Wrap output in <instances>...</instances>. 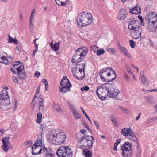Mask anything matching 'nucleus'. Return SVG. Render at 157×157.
Segmentation results:
<instances>
[{
	"instance_id": "obj_39",
	"label": "nucleus",
	"mask_w": 157,
	"mask_h": 157,
	"mask_svg": "<svg viewBox=\"0 0 157 157\" xmlns=\"http://www.w3.org/2000/svg\"><path fill=\"white\" fill-rule=\"evenodd\" d=\"M73 114L74 115L75 118L77 120H78L79 119L81 118V115L80 114L78 113L76 111L75 112L73 113Z\"/></svg>"
},
{
	"instance_id": "obj_27",
	"label": "nucleus",
	"mask_w": 157,
	"mask_h": 157,
	"mask_svg": "<svg viewBox=\"0 0 157 157\" xmlns=\"http://www.w3.org/2000/svg\"><path fill=\"white\" fill-rule=\"evenodd\" d=\"M85 65L84 63H81L77 65L76 67V71H84Z\"/></svg>"
},
{
	"instance_id": "obj_22",
	"label": "nucleus",
	"mask_w": 157,
	"mask_h": 157,
	"mask_svg": "<svg viewBox=\"0 0 157 157\" xmlns=\"http://www.w3.org/2000/svg\"><path fill=\"white\" fill-rule=\"evenodd\" d=\"M9 99L8 92L6 90H4L2 91L0 95V99Z\"/></svg>"
},
{
	"instance_id": "obj_59",
	"label": "nucleus",
	"mask_w": 157,
	"mask_h": 157,
	"mask_svg": "<svg viewBox=\"0 0 157 157\" xmlns=\"http://www.w3.org/2000/svg\"><path fill=\"white\" fill-rule=\"evenodd\" d=\"M13 80L14 81V82L16 83H18V81L17 78L16 77H13Z\"/></svg>"
},
{
	"instance_id": "obj_26",
	"label": "nucleus",
	"mask_w": 157,
	"mask_h": 157,
	"mask_svg": "<svg viewBox=\"0 0 157 157\" xmlns=\"http://www.w3.org/2000/svg\"><path fill=\"white\" fill-rule=\"evenodd\" d=\"M122 151V155L124 157H130L132 155L131 151H127V150L124 149Z\"/></svg>"
},
{
	"instance_id": "obj_34",
	"label": "nucleus",
	"mask_w": 157,
	"mask_h": 157,
	"mask_svg": "<svg viewBox=\"0 0 157 157\" xmlns=\"http://www.w3.org/2000/svg\"><path fill=\"white\" fill-rule=\"evenodd\" d=\"M39 109L40 111H43L44 109V102H38Z\"/></svg>"
},
{
	"instance_id": "obj_19",
	"label": "nucleus",
	"mask_w": 157,
	"mask_h": 157,
	"mask_svg": "<svg viewBox=\"0 0 157 157\" xmlns=\"http://www.w3.org/2000/svg\"><path fill=\"white\" fill-rule=\"evenodd\" d=\"M132 148V144L128 141L126 142L121 147L122 150H126L127 151H131Z\"/></svg>"
},
{
	"instance_id": "obj_40",
	"label": "nucleus",
	"mask_w": 157,
	"mask_h": 157,
	"mask_svg": "<svg viewBox=\"0 0 157 157\" xmlns=\"http://www.w3.org/2000/svg\"><path fill=\"white\" fill-rule=\"evenodd\" d=\"M120 142V140L117 139L116 140V142L114 144V146L113 147V149L115 151H117V146L119 144Z\"/></svg>"
},
{
	"instance_id": "obj_36",
	"label": "nucleus",
	"mask_w": 157,
	"mask_h": 157,
	"mask_svg": "<svg viewBox=\"0 0 157 157\" xmlns=\"http://www.w3.org/2000/svg\"><path fill=\"white\" fill-rule=\"evenodd\" d=\"M3 144H10L9 141V137L4 138L2 140Z\"/></svg>"
},
{
	"instance_id": "obj_4",
	"label": "nucleus",
	"mask_w": 157,
	"mask_h": 157,
	"mask_svg": "<svg viewBox=\"0 0 157 157\" xmlns=\"http://www.w3.org/2000/svg\"><path fill=\"white\" fill-rule=\"evenodd\" d=\"M88 49L86 48H83L77 50L72 57L71 62L75 63L80 62L83 59L88 52Z\"/></svg>"
},
{
	"instance_id": "obj_42",
	"label": "nucleus",
	"mask_w": 157,
	"mask_h": 157,
	"mask_svg": "<svg viewBox=\"0 0 157 157\" xmlns=\"http://www.w3.org/2000/svg\"><path fill=\"white\" fill-rule=\"evenodd\" d=\"M80 109H81V110H82V112L83 114L85 115V117L88 118L89 121H90V123H91V121L90 119L86 113L85 112V111H84L82 107H80Z\"/></svg>"
},
{
	"instance_id": "obj_23",
	"label": "nucleus",
	"mask_w": 157,
	"mask_h": 157,
	"mask_svg": "<svg viewBox=\"0 0 157 157\" xmlns=\"http://www.w3.org/2000/svg\"><path fill=\"white\" fill-rule=\"evenodd\" d=\"M119 48L122 51V52L129 58L131 57L130 54L128 53L127 50L123 46H121L120 44H118Z\"/></svg>"
},
{
	"instance_id": "obj_48",
	"label": "nucleus",
	"mask_w": 157,
	"mask_h": 157,
	"mask_svg": "<svg viewBox=\"0 0 157 157\" xmlns=\"http://www.w3.org/2000/svg\"><path fill=\"white\" fill-rule=\"evenodd\" d=\"M29 28L30 31L32 32L33 29V25L32 23V20H29Z\"/></svg>"
},
{
	"instance_id": "obj_45",
	"label": "nucleus",
	"mask_w": 157,
	"mask_h": 157,
	"mask_svg": "<svg viewBox=\"0 0 157 157\" xmlns=\"http://www.w3.org/2000/svg\"><path fill=\"white\" fill-rule=\"evenodd\" d=\"M34 99L35 98H34L33 99V101L31 103V107L33 111L34 110L35 107L37 106L36 103L34 102Z\"/></svg>"
},
{
	"instance_id": "obj_33",
	"label": "nucleus",
	"mask_w": 157,
	"mask_h": 157,
	"mask_svg": "<svg viewBox=\"0 0 157 157\" xmlns=\"http://www.w3.org/2000/svg\"><path fill=\"white\" fill-rule=\"evenodd\" d=\"M3 145L2 146V149L5 152H7L8 150L10 144H3Z\"/></svg>"
},
{
	"instance_id": "obj_6",
	"label": "nucleus",
	"mask_w": 157,
	"mask_h": 157,
	"mask_svg": "<svg viewBox=\"0 0 157 157\" xmlns=\"http://www.w3.org/2000/svg\"><path fill=\"white\" fill-rule=\"evenodd\" d=\"M59 157H71L73 151L69 147H61L57 150L56 152Z\"/></svg>"
},
{
	"instance_id": "obj_20",
	"label": "nucleus",
	"mask_w": 157,
	"mask_h": 157,
	"mask_svg": "<svg viewBox=\"0 0 157 157\" xmlns=\"http://www.w3.org/2000/svg\"><path fill=\"white\" fill-rule=\"evenodd\" d=\"M140 80L144 84L147 85L148 84V80L146 77L144 75V73L143 71H141L140 72Z\"/></svg>"
},
{
	"instance_id": "obj_38",
	"label": "nucleus",
	"mask_w": 157,
	"mask_h": 157,
	"mask_svg": "<svg viewBox=\"0 0 157 157\" xmlns=\"http://www.w3.org/2000/svg\"><path fill=\"white\" fill-rule=\"evenodd\" d=\"M118 19L121 20H124L125 18V14L119 13L117 16Z\"/></svg>"
},
{
	"instance_id": "obj_50",
	"label": "nucleus",
	"mask_w": 157,
	"mask_h": 157,
	"mask_svg": "<svg viewBox=\"0 0 157 157\" xmlns=\"http://www.w3.org/2000/svg\"><path fill=\"white\" fill-rule=\"evenodd\" d=\"M107 51L109 52H115L116 51L115 48H108L107 49Z\"/></svg>"
},
{
	"instance_id": "obj_8",
	"label": "nucleus",
	"mask_w": 157,
	"mask_h": 157,
	"mask_svg": "<svg viewBox=\"0 0 157 157\" xmlns=\"http://www.w3.org/2000/svg\"><path fill=\"white\" fill-rule=\"evenodd\" d=\"M44 145V139L41 135L38 137L37 140L35 141V144L32 147L33 154L35 155L40 154L41 147Z\"/></svg>"
},
{
	"instance_id": "obj_11",
	"label": "nucleus",
	"mask_w": 157,
	"mask_h": 157,
	"mask_svg": "<svg viewBox=\"0 0 157 157\" xmlns=\"http://www.w3.org/2000/svg\"><path fill=\"white\" fill-rule=\"evenodd\" d=\"M107 70L112 71L114 75V77L113 78H110V80L109 81H112L115 78L116 75L115 72L114 70H113L110 67L102 69L99 73L100 76L102 79L104 80L105 81H107L105 80V79L106 78L105 77L106 76V75L107 76H109L111 75L110 73L109 72H108L106 74L105 73L107 72Z\"/></svg>"
},
{
	"instance_id": "obj_31",
	"label": "nucleus",
	"mask_w": 157,
	"mask_h": 157,
	"mask_svg": "<svg viewBox=\"0 0 157 157\" xmlns=\"http://www.w3.org/2000/svg\"><path fill=\"white\" fill-rule=\"evenodd\" d=\"M111 120L112 121L113 124L115 126L117 127L119 123L117 121V119L114 117L113 116L111 117Z\"/></svg>"
},
{
	"instance_id": "obj_21",
	"label": "nucleus",
	"mask_w": 157,
	"mask_h": 157,
	"mask_svg": "<svg viewBox=\"0 0 157 157\" xmlns=\"http://www.w3.org/2000/svg\"><path fill=\"white\" fill-rule=\"evenodd\" d=\"M141 9L139 6H136L130 10V13L133 14H138L141 13Z\"/></svg>"
},
{
	"instance_id": "obj_62",
	"label": "nucleus",
	"mask_w": 157,
	"mask_h": 157,
	"mask_svg": "<svg viewBox=\"0 0 157 157\" xmlns=\"http://www.w3.org/2000/svg\"><path fill=\"white\" fill-rule=\"evenodd\" d=\"M42 82H43L46 84V85H48V83L47 80L45 78H44L42 79Z\"/></svg>"
},
{
	"instance_id": "obj_5",
	"label": "nucleus",
	"mask_w": 157,
	"mask_h": 157,
	"mask_svg": "<svg viewBox=\"0 0 157 157\" xmlns=\"http://www.w3.org/2000/svg\"><path fill=\"white\" fill-rule=\"evenodd\" d=\"M148 20V28L151 31H154L157 27V15L155 13L150 12L146 15Z\"/></svg>"
},
{
	"instance_id": "obj_16",
	"label": "nucleus",
	"mask_w": 157,
	"mask_h": 157,
	"mask_svg": "<svg viewBox=\"0 0 157 157\" xmlns=\"http://www.w3.org/2000/svg\"><path fill=\"white\" fill-rule=\"evenodd\" d=\"M13 58L11 56L5 57L0 54V63L6 65H8L13 61Z\"/></svg>"
},
{
	"instance_id": "obj_41",
	"label": "nucleus",
	"mask_w": 157,
	"mask_h": 157,
	"mask_svg": "<svg viewBox=\"0 0 157 157\" xmlns=\"http://www.w3.org/2000/svg\"><path fill=\"white\" fill-rule=\"evenodd\" d=\"M53 108L55 109H56L57 111H60L61 109L59 106L57 104H54L53 105Z\"/></svg>"
},
{
	"instance_id": "obj_28",
	"label": "nucleus",
	"mask_w": 157,
	"mask_h": 157,
	"mask_svg": "<svg viewBox=\"0 0 157 157\" xmlns=\"http://www.w3.org/2000/svg\"><path fill=\"white\" fill-rule=\"evenodd\" d=\"M7 39L9 43H13L17 44H18L17 40L16 38H13L10 35H9Z\"/></svg>"
},
{
	"instance_id": "obj_55",
	"label": "nucleus",
	"mask_w": 157,
	"mask_h": 157,
	"mask_svg": "<svg viewBox=\"0 0 157 157\" xmlns=\"http://www.w3.org/2000/svg\"><path fill=\"white\" fill-rule=\"evenodd\" d=\"M137 155L138 156H139L140 155V150L139 146L138 145L137 146Z\"/></svg>"
},
{
	"instance_id": "obj_9",
	"label": "nucleus",
	"mask_w": 157,
	"mask_h": 157,
	"mask_svg": "<svg viewBox=\"0 0 157 157\" xmlns=\"http://www.w3.org/2000/svg\"><path fill=\"white\" fill-rule=\"evenodd\" d=\"M121 132L124 136L127 137L129 140L137 141V139L132 128H123L121 130Z\"/></svg>"
},
{
	"instance_id": "obj_1",
	"label": "nucleus",
	"mask_w": 157,
	"mask_h": 157,
	"mask_svg": "<svg viewBox=\"0 0 157 157\" xmlns=\"http://www.w3.org/2000/svg\"><path fill=\"white\" fill-rule=\"evenodd\" d=\"M66 138L65 133L62 130L58 129L55 134H49L48 140L53 144L60 145L64 143Z\"/></svg>"
},
{
	"instance_id": "obj_13",
	"label": "nucleus",
	"mask_w": 157,
	"mask_h": 157,
	"mask_svg": "<svg viewBox=\"0 0 157 157\" xmlns=\"http://www.w3.org/2000/svg\"><path fill=\"white\" fill-rule=\"evenodd\" d=\"M141 26L139 21L131 19L128 23V28L131 31Z\"/></svg>"
},
{
	"instance_id": "obj_63",
	"label": "nucleus",
	"mask_w": 157,
	"mask_h": 157,
	"mask_svg": "<svg viewBox=\"0 0 157 157\" xmlns=\"http://www.w3.org/2000/svg\"><path fill=\"white\" fill-rule=\"evenodd\" d=\"M80 132L82 134H84L86 133V131L85 129H82L80 130Z\"/></svg>"
},
{
	"instance_id": "obj_64",
	"label": "nucleus",
	"mask_w": 157,
	"mask_h": 157,
	"mask_svg": "<svg viewBox=\"0 0 157 157\" xmlns=\"http://www.w3.org/2000/svg\"><path fill=\"white\" fill-rule=\"evenodd\" d=\"M153 91L157 92V88L154 89L153 90H147L148 92H153Z\"/></svg>"
},
{
	"instance_id": "obj_12",
	"label": "nucleus",
	"mask_w": 157,
	"mask_h": 157,
	"mask_svg": "<svg viewBox=\"0 0 157 157\" xmlns=\"http://www.w3.org/2000/svg\"><path fill=\"white\" fill-rule=\"evenodd\" d=\"M119 91L118 89L114 88L110 89L107 90V95L109 97L112 98L115 100H117L120 99L118 96Z\"/></svg>"
},
{
	"instance_id": "obj_56",
	"label": "nucleus",
	"mask_w": 157,
	"mask_h": 157,
	"mask_svg": "<svg viewBox=\"0 0 157 157\" xmlns=\"http://www.w3.org/2000/svg\"><path fill=\"white\" fill-rule=\"evenodd\" d=\"M120 108L122 109V111L124 112L125 113H129V111L125 109V108L122 107H120Z\"/></svg>"
},
{
	"instance_id": "obj_46",
	"label": "nucleus",
	"mask_w": 157,
	"mask_h": 157,
	"mask_svg": "<svg viewBox=\"0 0 157 157\" xmlns=\"http://www.w3.org/2000/svg\"><path fill=\"white\" fill-rule=\"evenodd\" d=\"M129 43L130 47L132 48H134L135 46V43L132 40L129 41Z\"/></svg>"
},
{
	"instance_id": "obj_60",
	"label": "nucleus",
	"mask_w": 157,
	"mask_h": 157,
	"mask_svg": "<svg viewBox=\"0 0 157 157\" xmlns=\"http://www.w3.org/2000/svg\"><path fill=\"white\" fill-rule=\"evenodd\" d=\"M40 90L37 89L36 92L35 94V95L34 97V98H37V96L36 95L39 93L40 92Z\"/></svg>"
},
{
	"instance_id": "obj_10",
	"label": "nucleus",
	"mask_w": 157,
	"mask_h": 157,
	"mask_svg": "<svg viewBox=\"0 0 157 157\" xmlns=\"http://www.w3.org/2000/svg\"><path fill=\"white\" fill-rule=\"evenodd\" d=\"M108 89L105 84H103L99 86L97 89L96 93L99 98L102 100L105 99V96L107 93Z\"/></svg>"
},
{
	"instance_id": "obj_49",
	"label": "nucleus",
	"mask_w": 157,
	"mask_h": 157,
	"mask_svg": "<svg viewBox=\"0 0 157 157\" xmlns=\"http://www.w3.org/2000/svg\"><path fill=\"white\" fill-rule=\"evenodd\" d=\"M89 89V88L87 86H84L83 87L81 88V89L82 91H87Z\"/></svg>"
},
{
	"instance_id": "obj_43",
	"label": "nucleus",
	"mask_w": 157,
	"mask_h": 157,
	"mask_svg": "<svg viewBox=\"0 0 157 157\" xmlns=\"http://www.w3.org/2000/svg\"><path fill=\"white\" fill-rule=\"evenodd\" d=\"M35 10L34 9H33L31 13V16L30 18V20H32L33 19L35 15Z\"/></svg>"
},
{
	"instance_id": "obj_37",
	"label": "nucleus",
	"mask_w": 157,
	"mask_h": 157,
	"mask_svg": "<svg viewBox=\"0 0 157 157\" xmlns=\"http://www.w3.org/2000/svg\"><path fill=\"white\" fill-rule=\"evenodd\" d=\"M145 100L147 102L151 103H153L154 102L153 97H147L146 98Z\"/></svg>"
},
{
	"instance_id": "obj_2",
	"label": "nucleus",
	"mask_w": 157,
	"mask_h": 157,
	"mask_svg": "<svg viewBox=\"0 0 157 157\" xmlns=\"http://www.w3.org/2000/svg\"><path fill=\"white\" fill-rule=\"evenodd\" d=\"M92 21V15L89 13L83 12L78 16L77 20L78 25L84 26L90 24Z\"/></svg>"
},
{
	"instance_id": "obj_58",
	"label": "nucleus",
	"mask_w": 157,
	"mask_h": 157,
	"mask_svg": "<svg viewBox=\"0 0 157 157\" xmlns=\"http://www.w3.org/2000/svg\"><path fill=\"white\" fill-rule=\"evenodd\" d=\"M124 78L127 81H129L130 80V78L128 76L127 74L126 73L125 74V76L124 77Z\"/></svg>"
},
{
	"instance_id": "obj_57",
	"label": "nucleus",
	"mask_w": 157,
	"mask_h": 157,
	"mask_svg": "<svg viewBox=\"0 0 157 157\" xmlns=\"http://www.w3.org/2000/svg\"><path fill=\"white\" fill-rule=\"evenodd\" d=\"M10 70L13 73L15 74H17L18 71H17L16 69L14 67L11 68Z\"/></svg>"
},
{
	"instance_id": "obj_18",
	"label": "nucleus",
	"mask_w": 157,
	"mask_h": 157,
	"mask_svg": "<svg viewBox=\"0 0 157 157\" xmlns=\"http://www.w3.org/2000/svg\"><path fill=\"white\" fill-rule=\"evenodd\" d=\"M13 64V67L16 69L17 71H18V72L23 70L24 66L21 62L16 61Z\"/></svg>"
},
{
	"instance_id": "obj_14",
	"label": "nucleus",
	"mask_w": 157,
	"mask_h": 157,
	"mask_svg": "<svg viewBox=\"0 0 157 157\" xmlns=\"http://www.w3.org/2000/svg\"><path fill=\"white\" fill-rule=\"evenodd\" d=\"M0 107L2 110H7L10 108V99H0Z\"/></svg>"
},
{
	"instance_id": "obj_35",
	"label": "nucleus",
	"mask_w": 157,
	"mask_h": 157,
	"mask_svg": "<svg viewBox=\"0 0 157 157\" xmlns=\"http://www.w3.org/2000/svg\"><path fill=\"white\" fill-rule=\"evenodd\" d=\"M45 155L46 157H53V154L50 150L46 151Z\"/></svg>"
},
{
	"instance_id": "obj_51",
	"label": "nucleus",
	"mask_w": 157,
	"mask_h": 157,
	"mask_svg": "<svg viewBox=\"0 0 157 157\" xmlns=\"http://www.w3.org/2000/svg\"><path fill=\"white\" fill-rule=\"evenodd\" d=\"M91 49L94 52H97V51L98 50V48L97 46H93L91 47Z\"/></svg>"
},
{
	"instance_id": "obj_32",
	"label": "nucleus",
	"mask_w": 157,
	"mask_h": 157,
	"mask_svg": "<svg viewBox=\"0 0 157 157\" xmlns=\"http://www.w3.org/2000/svg\"><path fill=\"white\" fill-rule=\"evenodd\" d=\"M42 117L41 113L40 112L38 113L37 114V118L36 119V122L38 124H40L42 120Z\"/></svg>"
},
{
	"instance_id": "obj_29",
	"label": "nucleus",
	"mask_w": 157,
	"mask_h": 157,
	"mask_svg": "<svg viewBox=\"0 0 157 157\" xmlns=\"http://www.w3.org/2000/svg\"><path fill=\"white\" fill-rule=\"evenodd\" d=\"M67 0H55V2L58 5L61 6H65Z\"/></svg>"
},
{
	"instance_id": "obj_52",
	"label": "nucleus",
	"mask_w": 157,
	"mask_h": 157,
	"mask_svg": "<svg viewBox=\"0 0 157 157\" xmlns=\"http://www.w3.org/2000/svg\"><path fill=\"white\" fill-rule=\"evenodd\" d=\"M68 104L69 105L70 108L71 109V110L72 113H73L76 111L75 109V108L74 107H73V105H71V104H70V103H69V102H68Z\"/></svg>"
},
{
	"instance_id": "obj_47",
	"label": "nucleus",
	"mask_w": 157,
	"mask_h": 157,
	"mask_svg": "<svg viewBox=\"0 0 157 157\" xmlns=\"http://www.w3.org/2000/svg\"><path fill=\"white\" fill-rule=\"evenodd\" d=\"M47 128L46 125L45 124H41L40 125V128L42 131L44 130Z\"/></svg>"
},
{
	"instance_id": "obj_25",
	"label": "nucleus",
	"mask_w": 157,
	"mask_h": 157,
	"mask_svg": "<svg viewBox=\"0 0 157 157\" xmlns=\"http://www.w3.org/2000/svg\"><path fill=\"white\" fill-rule=\"evenodd\" d=\"M82 154L85 157H92V152L87 149H84Z\"/></svg>"
},
{
	"instance_id": "obj_15",
	"label": "nucleus",
	"mask_w": 157,
	"mask_h": 157,
	"mask_svg": "<svg viewBox=\"0 0 157 157\" xmlns=\"http://www.w3.org/2000/svg\"><path fill=\"white\" fill-rule=\"evenodd\" d=\"M142 28L140 26L137 29L131 31V35L133 38L137 39L140 38L141 35Z\"/></svg>"
},
{
	"instance_id": "obj_30",
	"label": "nucleus",
	"mask_w": 157,
	"mask_h": 157,
	"mask_svg": "<svg viewBox=\"0 0 157 157\" xmlns=\"http://www.w3.org/2000/svg\"><path fill=\"white\" fill-rule=\"evenodd\" d=\"M60 44V42L55 43L53 45H52L51 48L52 49L55 51H58L59 48Z\"/></svg>"
},
{
	"instance_id": "obj_24",
	"label": "nucleus",
	"mask_w": 157,
	"mask_h": 157,
	"mask_svg": "<svg viewBox=\"0 0 157 157\" xmlns=\"http://www.w3.org/2000/svg\"><path fill=\"white\" fill-rule=\"evenodd\" d=\"M17 74L18 78L20 79H24L26 77V74L24 70L18 72Z\"/></svg>"
},
{
	"instance_id": "obj_61",
	"label": "nucleus",
	"mask_w": 157,
	"mask_h": 157,
	"mask_svg": "<svg viewBox=\"0 0 157 157\" xmlns=\"http://www.w3.org/2000/svg\"><path fill=\"white\" fill-rule=\"evenodd\" d=\"M40 75V73L38 71H36L35 73V76L38 77Z\"/></svg>"
},
{
	"instance_id": "obj_44",
	"label": "nucleus",
	"mask_w": 157,
	"mask_h": 157,
	"mask_svg": "<svg viewBox=\"0 0 157 157\" xmlns=\"http://www.w3.org/2000/svg\"><path fill=\"white\" fill-rule=\"evenodd\" d=\"M105 53V51L104 50L102 49H100L98 50L97 51V52H96V54L98 56H100L102 54H104Z\"/></svg>"
},
{
	"instance_id": "obj_17",
	"label": "nucleus",
	"mask_w": 157,
	"mask_h": 157,
	"mask_svg": "<svg viewBox=\"0 0 157 157\" xmlns=\"http://www.w3.org/2000/svg\"><path fill=\"white\" fill-rule=\"evenodd\" d=\"M72 72L74 76L79 80H82L85 76L84 71H77L76 70L75 71L73 70Z\"/></svg>"
},
{
	"instance_id": "obj_7",
	"label": "nucleus",
	"mask_w": 157,
	"mask_h": 157,
	"mask_svg": "<svg viewBox=\"0 0 157 157\" xmlns=\"http://www.w3.org/2000/svg\"><path fill=\"white\" fill-rule=\"evenodd\" d=\"M71 84L67 77H64L60 82L59 90L63 94L70 91Z\"/></svg>"
},
{
	"instance_id": "obj_53",
	"label": "nucleus",
	"mask_w": 157,
	"mask_h": 157,
	"mask_svg": "<svg viewBox=\"0 0 157 157\" xmlns=\"http://www.w3.org/2000/svg\"><path fill=\"white\" fill-rule=\"evenodd\" d=\"M125 67L126 70L127 71H128L129 73L130 74H132V72L131 71V69L127 65H126Z\"/></svg>"
},
{
	"instance_id": "obj_54",
	"label": "nucleus",
	"mask_w": 157,
	"mask_h": 157,
	"mask_svg": "<svg viewBox=\"0 0 157 157\" xmlns=\"http://www.w3.org/2000/svg\"><path fill=\"white\" fill-rule=\"evenodd\" d=\"M46 150V148L45 147H44L43 146L42 147H41V148L40 150V154L43 153Z\"/></svg>"
},
{
	"instance_id": "obj_3",
	"label": "nucleus",
	"mask_w": 157,
	"mask_h": 157,
	"mask_svg": "<svg viewBox=\"0 0 157 157\" xmlns=\"http://www.w3.org/2000/svg\"><path fill=\"white\" fill-rule=\"evenodd\" d=\"M81 139L78 141L77 146L80 148H83L84 147L90 149L93 146V142L94 139L91 136L86 135L82 136Z\"/></svg>"
}]
</instances>
